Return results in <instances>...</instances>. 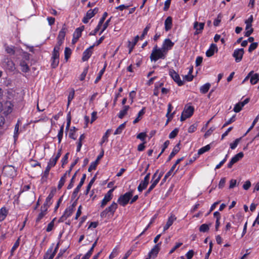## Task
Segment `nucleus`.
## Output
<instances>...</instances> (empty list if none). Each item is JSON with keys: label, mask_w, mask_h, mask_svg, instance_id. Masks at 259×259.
<instances>
[{"label": "nucleus", "mask_w": 259, "mask_h": 259, "mask_svg": "<svg viewBox=\"0 0 259 259\" xmlns=\"http://www.w3.org/2000/svg\"><path fill=\"white\" fill-rule=\"evenodd\" d=\"M167 53L162 49L158 48L156 45L153 48L151 53L150 58L151 61H157L158 59H164Z\"/></svg>", "instance_id": "nucleus-1"}, {"label": "nucleus", "mask_w": 259, "mask_h": 259, "mask_svg": "<svg viewBox=\"0 0 259 259\" xmlns=\"http://www.w3.org/2000/svg\"><path fill=\"white\" fill-rule=\"evenodd\" d=\"M158 174V170H157L156 171L153 175L152 179L151 180V185L149 187L148 190L146 191L145 195H147L150 192L155 188L158 183L159 182L162 176V174Z\"/></svg>", "instance_id": "nucleus-2"}, {"label": "nucleus", "mask_w": 259, "mask_h": 259, "mask_svg": "<svg viewBox=\"0 0 259 259\" xmlns=\"http://www.w3.org/2000/svg\"><path fill=\"white\" fill-rule=\"evenodd\" d=\"M117 208V204L113 202L109 207L106 208L101 213V218H106L107 216L112 215Z\"/></svg>", "instance_id": "nucleus-3"}, {"label": "nucleus", "mask_w": 259, "mask_h": 259, "mask_svg": "<svg viewBox=\"0 0 259 259\" xmlns=\"http://www.w3.org/2000/svg\"><path fill=\"white\" fill-rule=\"evenodd\" d=\"M133 195V191L125 193L124 194L121 195L118 199V202L122 206L126 205Z\"/></svg>", "instance_id": "nucleus-4"}, {"label": "nucleus", "mask_w": 259, "mask_h": 259, "mask_svg": "<svg viewBox=\"0 0 259 259\" xmlns=\"http://www.w3.org/2000/svg\"><path fill=\"white\" fill-rule=\"evenodd\" d=\"M194 108L192 106H186L181 116V120L184 121L190 117L193 114Z\"/></svg>", "instance_id": "nucleus-5"}, {"label": "nucleus", "mask_w": 259, "mask_h": 259, "mask_svg": "<svg viewBox=\"0 0 259 259\" xmlns=\"http://www.w3.org/2000/svg\"><path fill=\"white\" fill-rule=\"evenodd\" d=\"M98 8H95L93 10H89L87 12L85 16L83 18L82 20V22L84 23H87L89 22V20L91 19L92 17H93L95 16V15L98 13Z\"/></svg>", "instance_id": "nucleus-6"}, {"label": "nucleus", "mask_w": 259, "mask_h": 259, "mask_svg": "<svg viewBox=\"0 0 259 259\" xmlns=\"http://www.w3.org/2000/svg\"><path fill=\"white\" fill-rule=\"evenodd\" d=\"M114 188L111 189L108 191V192L105 194L103 199L102 200L101 207H104L107 203L110 201L112 198V193L114 191Z\"/></svg>", "instance_id": "nucleus-7"}, {"label": "nucleus", "mask_w": 259, "mask_h": 259, "mask_svg": "<svg viewBox=\"0 0 259 259\" xmlns=\"http://www.w3.org/2000/svg\"><path fill=\"white\" fill-rule=\"evenodd\" d=\"M169 74L179 86L184 84V81L181 80L179 75L174 70L170 69Z\"/></svg>", "instance_id": "nucleus-8"}, {"label": "nucleus", "mask_w": 259, "mask_h": 259, "mask_svg": "<svg viewBox=\"0 0 259 259\" xmlns=\"http://www.w3.org/2000/svg\"><path fill=\"white\" fill-rule=\"evenodd\" d=\"M174 45V42H172L169 38L164 39L162 45V49L166 53L170 50Z\"/></svg>", "instance_id": "nucleus-9"}, {"label": "nucleus", "mask_w": 259, "mask_h": 259, "mask_svg": "<svg viewBox=\"0 0 259 259\" xmlns=\"http://www.w3.org/2000/svg\"><path fill=\"white\" fill-rule=\"evenodd\" d=\"M161 244V242L156 244L151 250L148 253V257L151 258H155L158 253L160 250V246Z\"/></svg>", "instance_id": "nucleus-10"}, {"label": "nucleus", "mask_w": 259, "mask_h": 259, "mask_svg": "<svg viewBox=\"0 0 259 259\" xmlns=\"http://www.w3.org/2000/svg\"><path fill=\"white\" fill-rule=\"evenodd\" d=\"M59 63V53L53 52L51 58V66L55 68L58 66Z\"/></svg>", "instance_id": "nucleus-11"}, {"label": "nucleus", "mask_w": 259, "mask_h": 259, "mask_svg": "<svg viewBox=\"0 0 259 259\" xmlns=\"http://www.w3.org/2000/svg\"><path fill=\"white\" fill-rule=\"evenodd\" d=\"M243 54L244 49H238L234 51L233 56L235 58L236 62H239L241 61Z\"/></svg>", "instance_id": "nucleus-12"}, {"label": "nucleus", "mask_w": 259, "mask_h": 259, "mask_svg": "<svg viewBox=\"0 0 259 259\" xmlns=\"http://www.w3.org/2000/svg\"><path fill=\"white\" fill-rule=\"evenodd\" d=\"M4 172L8 177H13L16 175L15 168L11 165L4 167Z\"/></svg>", "instance_id": "nucleus-13"}, {"label": "nucleus", "mask_w": 259, "mask_h": 259, "mask_svg": "<svg viewBox=\"0 0 259 259\" xmlns=\"http://www.w3.org/2000/svg\"><path fill=\"white\" fill-rule=\"evenodd\" d=\"M74 211V210L72 209V208H70V207H67L63 214L60 217V218L59 220V222H63L65 220H66L68 217H69Z\"/></svg>", "instance_id": "nucleus-14"}, {"label": "nucleus", "mask_w": 259, "mask_h": 259, "mask_svg": "<svg viewBox=\"0 0 259 259\" xmlns=\"http://www.w3.org/2000/svg\"><path fill=\"white\" fill-rule=\"evenodd\" d=\"M4 67L10 71H13L15 69V65L13 61L7 59L4 62Z\"/></svg>", "instance_id": "nucleus-15"}, {"label": "nucleus", "mask_w": 259, "mask_h": 259, "mask_svg": "<svg viewBox=\"0 0 259 259\" xmlns=\"http://www.w3.org/2000/svg\"><path fill=\"white\" fill-rule=\"evenodd\" d=\"M95 45L92 46L90 47L89 48L86 49L83 53L82 58V60L83 61H87L90 57L91 56L92 54V50L93 49Z\"/></svg>", "instance_id": "nucleus-16"}, {"label": "nucleus", "mask_w": 259, "mask_h": 259, "mask_svg": "<svg viewBox=\"0 0 259 259\" xmlns=\"http://www.w3.org/2000/svg\"><path fill=\"white\" fill-rule=\"evenodd\" d=\"M204 23H198L195 21L194 23V28L196 30L194 34L197 35L202 32V30L204 29Z\"/></svg>", "instance_id": "nucleus-17"}, {"label": "nucleus", "mask_w": 259, "mask_h": 259, "mask_svg": "<svg viewBox=\"0 0 259 259\" xmlns=\"http://www.w3.org/2000/svg\"><path fill=\"white\" fill-rule=\"evenodd\" d=\"M48 208L46 206H41L40 208V212L38 214L36 219V222L38 223L47 214L48 211Z\"/></svg>", "instance_id": "nucleus-18"}, {"label": "nucleus", "mask_w": 259, "mask_h": 259, "mask_svg": "<svg viewBox=\"0 0 259 259\" xmlns=\"http://www.w3.org/2000/svg\"><path fill=\"white\" fill-rule=\"evenodd\" d=\"M55 254V251H53V246H52L48 249L44 257L45 259H53Z\"/></svg>", "instance_id": "nucleus-19"}, {"label": "nucleus", "mask_w": 259, "mask_h": 259, "mask_svg": "<svg viewBox=\"0 0 259 259\" xmlns=\"http://www.w3.org/2000/svg\"><path fill=\"white\" fill-rule=\"evenodd\" d=\"M84 26H82L76 29L75 32L73 33V41L75 39V41L81 36V33L84 30Z\"/></svg>", "instance_id": "nucleus-20"}, {"label": "nucleus", "mask_w": 259, "mask_h": 259, "mask_svg": "<svg viewBox=\"0 0 259 259\" xmlns=\"http://www.w3.org/2000/svg\"><path fill=\"white\" fill-rule=\"evenodd\" d=\"M85 178H86V175L83 174L81 180H80V181L79 184L78 185V186L76 187V188L74 190L73 195H74L75 196L77 194V193L79 191L80 188L81 187V186H82V185L83 184V183L84 182Z\"/></svg>", "instance_id": "nucleus-21"}, {"label": "nucleus", "mask_w": 259, "mask_h": 259, "mask_svg": "<svg viewBox=\"0 0 259 259\" xmlns=\"http://www.w3.org/2000/svg\"><path fill=\"white\" fill-rule=\"evenodd\" d=\"M172 18L170 16L168 17L164 22V28L166 31H169L172 27Z\"/></svg>", "instance_id": "nucleus-22"}, {"label": "nucleus", "mask_w": 259, "mask_h": 259, "mask_svg": "<svg viewBox=\"0 0 259 259\" xmlns=\"http://www.w3.org/2000/svg\"><path fill=\"white\" fill-rule=\"evenodd\" d=\"M180 150V144H177L175 147L173 148L172 152L170 153V155L167 159V161H170L171 158L176 155Z\"/></svg>", "instance_id": "nucleus-23"}, {"label": "nucleus", "mask_w": 259, "mask_h": 259, "mask_svg": "<svg viewBox=\"0 0 259 259\" xmlns=\"http://www.w3.org/2000/svg\"><path fill=\"white\" fill-rule=\"evenodd\" d=\"M217 49V46L214 44H211L209 49L206 52V56L208 57L212 56L214 54V51Z\"/></svg>", "instance_id": "nucleus-24"}, {"label": "nucleus", "mask_w": 259, "mask_h": 259, "mask_svg": "<svg viewBox=\"0 0 259 259\" xmlns=\"http://www.w3.org/2000/svg\"><path fill=\"white\" fill-rule=\"evenodd\" d=\"M54 194L53 192L50 193L48 196L47 197L46 201L42 206H46L47 208H48L50 205L52 204L51 200L53 197H54Z\"/></svg>", "instance_id": "nucleus-25"}, {"label": "nucleus", "mask_w": 259, "mask_h": 259, "mask_svg": "<svg viewBox=\"0 0 259 259\" xmlns=\"http://www.w3.org/2000/svg\"><path fill=\"white\" fill-rule=\"evenodd\" d=\"M8 213V210L6 207H2L0 209V222L5 220Z\"/></svg>", "instance_id": "nucleus-26"}, {"label": "nucleus", "mask_w": 259, "mask_h": 259, "mask_svg": "<svg viewBox=\"0 0 259 259\" xmlns=\"http://www.w3.org/2000/svg\"><path fill=\"white\" fill-rule=\"evenodd\" d=\"M67 31V28L65 27V25L63 26L61 30L59 31L58 36L57 37V39H64L66 33Z\"/></svg>", "instance_id": "nucleus-27"}, {"label": "nucleus", "mask_w": 259, "mask_h": 259, "mask_svg": "<svg viewBox=\"0 0 259 259\" xmlns=\"http://www.w3.org/2000/svg\"><path fill=\"white\" fill-rule=\"evenodd\" d=\"M129 108V106H124L123 109L118 113V117L122 119L127 114Z\"/></svg>", "instance_id": "nucleus-28"}, {"label": "nucleus", "mask_w": 259, "mask_h": 259, "mask_svg": "<svg viewBox=\"0 0 259 259\" xmlns=\"http://www.w3.org/2000/svg\"><path fill=\"white\" fill-rule=\"evenodd\" d=\"M259 80V74L255 73L250 76V82L252 84H256Z\"/></svg>", "instance_id": "nucleus-29"}, {"label": "nucleus", "mask_w": 259, "mask_h": 259, "mask_svg": "<svg viewBox=\"0 0 259 259\" xmlns=\"http://www.w3.org/2000/svg\"><path fill=\"white\" fill-rule=\"evenodd\" d=\"M67 176H68V174H67V172H66L64 174V175L61 177V179L60 180V181L59 182V184L58 185V188L59 189H60L62 187V186L64 185L65 182V181H66V178Z\"/></svg>", "instance_id": "nucleus-30"}, {"label": "nucleus", "mask_w": 259, "mask_h": 259, "mask_svg": "<svg viewBox=\"0 0 259 259\" xmlns=\"http://www.w3.org/2000/svg\"><path fill=\"white\" fill-rule=\"evenodd\" d=\"M148 184V182L145 181L144 180L142 181L138 187V191L139 192H142L143 190L146 188Z\"/></svg>", "instance_id": "nucleus-31"}, {"label": "nucleus", "mask_w": 259, "mask_h": 259, "mask_svg": "<svg viewBox=\"0 0 259 259\" xmlns=\"http://www.w3.org/2000/svg\"><path fill=\"white\" fill-rule=\"evenodd\" d=\"M210 84L209 83H206L205 84H204V85H203L202 86H201L200 88V91L201 93L202 94H205L206 93L210 87Z\"/></svg>", "instance_id": "nucleus-32"}, {"label": "nucleus", "mask_w": 259, "mask_h": 259, "mask_svg": "<svg viewBox=\"0 0 259 259\" xmlns=\"http://www.w3.org/2000/svg\"><path fill=\"white\" fill-rule=\"evenodd\" d=\"M125 122L120 124L115 130L114 134L115 135L120 134L122 133V131L125 128Z\"/></svg>", "instance_id": "nucleus-33"}, {"label": "nucleus", "mask_w": 259, "mask_h": 259, "mask_svg": "<svg viewBox=\"0 0 259 259\" xmlns=\"http://www.w3.org/2000/svg\"><path fill=\"white\" fill-rule=\"evenodd\" d=\"M20 65L21 66L22 71L24 72H27L29 70V66L25 61H21Z\"/></svg>", "instance_id": "nucleus-34"}, {"label": "nucleus", "mask_w": 259, "mask_h": 259, "mask_svg": "<svg viewBox=\"0 0 259 259\" xmlns=\"http://www.w3.org/2000/svg\"><path fill=\"white\" fill-rule=\"evenodd\" d=\"M243 157V153L242 152H239V153L235 155L231 159L233 162L235 163L237 161H238L240 159H241Z\"/></svg>", "instance_id": "nucleus-35"}, {"label": "nucleus", "mask_w": 259, "mask_h": 259, "mask_svg": "<svg viewBox=\"0 0 259 259\" xmlns=\"http://www.w3.org/2000/svg\"><path fill=\"white\" fill-rule=\"evenodd\" d=\"M110 132L111 130L109 129L106 132V133L103 136L101 141L100 142L101 145H102L104 143L107 142L108 141V138L109 137Z\"/></svg>", "instance_id": "nucleus-36"}, {"label": "nucleus", "mask_w": 259, "mask_h": 259, "mask_svg": "<svg viewBox=\"0 0 259 259\" xmlns=\"http://www.w3.org/2000/svg\"><path fill=\"white\" fill-rule=\"evenodd\" d=\"M57 43L56 45L55 46L53 51L59 53L60 47L63 44L64 40L61 39H57Z\"/></svg>", "instance_id": "nucleus-37"}, {"label": "nucleus", "mask_w": 259, "mask_h": 259, "mask_svg": "<svg viewBox=\"0 0 259 259\" xmlns=\"http://www.w3.org/2000/svg\"><path fill=\"white\" fill-rule=\"evenodd\" d=\"M210 149V146L209 145H207L205 146H204L202 148H201L200 149H199L198 151V155H201L205 152L209 151Z\"/></svg>", "instance_id": "nucleus-38"}, {"label": "nucleus", "mask_w": 259, "mask_h": 259, "mask_svg": "<svg viewBox=\"0 0 259 259\" xmlns=\"http://www.w3.org/2000/svg\"><path fill=\"white\" fill-rule=\"evenodd\" d=\"M252 25H246V32L245 33V36L246 37L249 36L253 32V28L251 27Z\"/></svg>", "instance_id": "nucleus-39"}, {"label": "nucleus", "mask_w": 259, "mask_h": 259, "mask_svg": "<svg viewBox=\"0 0 259 259\" xmlns=\"http://www.w3.org/2000/svg\"><path fill=\"white\" fill-rule=\"evenodd\" d=\"M5 51L10 55H13L15 53V48L13 46H6Z\"/></svg>", "instance_id": "nucleus-40"}, {"label": "nucleus", "mask_w": 259, "mask_h": 259, "mask_svg": "<svg viewBox=\"0 0 259 259\" xmlns=\"http://www.w3.org/2000/svg\"><path fill=\"white\" fill-rule=\"evenodd\" d=\"M74 94H75V91H74V89H72L71 90V91L70 92L69 95H68V103H67V106H68L69 105V104H70L71 101L74 98Z\"/></svg>", "instance_id": "nucleus-41"}, {"label": "nucleus", "mask_w": 259, "mask_h": 259, "mask_svg": "<svg viewBox=\"0 0 259 259\" xmlns=\"http://www.w3.org/2000/svg\"><path fill=\"white\" fill-rule=\"evenodd\" d=\"M139 39V36L137 35L135 37L132 41H128V47H131L132 48H134L135 46L136 45L137 42Z\"/></svg>", "instance_id": "nucleus-42"}, {"label": "nucleus", "mask_w": 259, "mask_h": 259, "mask_svg": "<svg viewBox=\"0 0 259 259\" xmlns=\"http://www.w3.org/2000/svg\"><path fill=\"white\" fill-rule=\"evenodd\" d=\"M209 225L203 224L201 225L199 227V231L201 232H206L209 229Z\"/></svg>", "instance_id": "nucleus-43"}, {"label": "nucleus", "mask_w": 259, "mask_h": 259, "mask_svg": "<svg viewBox=\"0 0 259 259\" xmlns=\"http://www.w3.org/2000/svg\"><path fill=\"white\" fill-rule=\"evenodd\" d=\"M20 244V238H18L16 241L15 242L14 245L11 248V255H13L14 252L16 250V249L18 247Z\"/></svg>", "instance_id": "nucleus-44"}, {"label": "nucleus", "mask_w": 259, "mask_h": 259, "mask_svg": "<svg viewBox=\"0 0 259 259\" xmlns=\"http://www.w3.org/2000/svg\"><path fill=\"white\" fill-rule=\"evenodd\" d=\"M118 248V246H117L113 249L111 253L109 256V259H113L117 255Z\"/></svg>", "instance_id": "nucleus-45"}, {"label": "nucleus", "mask_w": 259, "mask_h": 259, "mask_svg": "<svg viewBox=\"0 0 259 259\" xmlns=\"http://www.w3.org/2000/svg\"><path fill=\"white\" fill-rule=\"evenodd\" d=\"M177 219V218L173 214H171L170 216L168 218V220L166 222V224L168 225L169 227H170L174 221H175Z\"/></svg>", "instance_id": "nucleus-46"}, {"label": "nucleus", "mask_w": 259, "mask_h": 259, "mask_svg": "<svg viewBox=\"0 0 259 259\" xmlns=\"http://www.w3.org/2000/svg\"><path fill=\"white\" fill-rule=\"evenodd\" d=\"M259 119V115H257L255 118L254 119L253 122L252 123L250 127L248 129L246 133L244 134V136H246L254 126L255 124L256 123V122L258 121Z\"/></svg>", "instance_id": "nucleus-47"}, {"label": "nucleus", "mask_w": 259, "mask_h": 259, "mask_svg": "<svg viewBox=\"0 0 259 259\" xmlns=\"http://www.w3.org/2000/svg\"><path fill=\"white\" fill-rule=\"evenodd\" d=\"M56 218H54L48 225L46 229V231L48 232H49L51 231L54 227V224H55V221Z\"/></svg>", "instance_id": "nucleus-48"}, {"label": "nucleus", "mask_w": 259, "mask_h": 259, "mask_svg": "<svg viewBox=\"0 0 259 259\" xmlns=\"http://www.w3.org/2000/svg\"><path fill=\"white\" fill-rule=\"evenodd\" d=\"M105 68H106V65H105L104 67H103V68H102L100 71V72L99 73V74H98V76L97 77V78H96V80L95 81V83H97L101 79L102 75L103 74V73L105 72Z\"/></svg>", "instance_id": "nucleus-49"}, {"label": "nucleus", "mask_w": 259, "mask_h": 259, "mask_svg": "<svg viewBox=\"0 0 259 259\" xmlns=\"http://www.w3.org/2000/svg\"><path fill=\"white\" fill-rule=\"evenodd\" d=\"M64 54L65 59L67 61L71 54V50L68 47L65 48Z\"/></svg>", "instance_id": "nucleus-50"}, {"label": "nucleus", "mask_w": 259, "mask_h": 259, "mask_svg": "<svg viewBox=\"0 0 259 259\" xmlns=\"http://www.w3.org/2000/svg\"><path fill=\"white\" fill-rule=\"evenodd\" d=\"M175 169V166L172 165L170 170L165 175L164 178L163 179L162 181L163 182H165L167 178L171 175L172 172L174 171V169Z\"/></svg>", "instance_id": "nucleus-51"}, {"label": "nucleus", "mask_w": 259, "mask_h": 259, "mask_svg": "<svg viewBox=\"0 0 259 259\" xmlns=\"http://www.w3.org/2000/svg\"><path fill=\"white\" fill-rule=\"evenodd\" d=\"M98 164V162H97V160H95V161L92 162L88 168V171L89 172H91L93 170L95 169Z\"/></svg>", "instance_id": "nucleus-52"}, {"label": "nucleus", "mask_w": 259, "mask_h": 259, "mask_svg": "<svg viewBox=\"0 0 259 259\" xmlns=\"http://www.w3.org/2000/svg\"><path fill=\"white\" fill-rule=\"evenodd\" d=\"M151 27V25L150 24H148L146 27L144 29L143 33L140 37L141 39H143L145 36L147 35L148 31Z\"/></svg>", "instance_id": "nucleus-53"}, {"label": "nucleus", "mask_w": 259, "mask_h": 259, "mask_svg": "<svg viewBox=\"0 0 259 259\" xmlns=\"http://www.w3.org/2000/svg\"><path fill=\"white\" fill-rule=\"evenodd\" d=\"M57 159L56 158H54V156H53L50 159L49 162L48 163V165L50 166L51 168L52 167H54L57 161Z\"/></svg>", "instance_id": "nucleus-54"}, {"label": "nucleus", "mask_w": 259, "mask_h": 259, "mask_svg": "<svg viewBox=\"0 0 259 259\" xmlns=\"http://www.w3.org/2000/svg\"><path fill=\"white\" fill-rule=\"evenodd\" d=\"M147 137V134L145 133H140L137 136V138L141 140L143 142L145 141V138Z\"/></svg>", "instance_id": "nucleus-55"}, {"label": "nucleus", "mask_w": 259, "mask_h": 259, "mask_svg": "<svg viewBox=\"0 0 259 259\" xmlns=\"http://www.w3.org/2000/svg\"><path fill=\"white\" fill-rule=\"evenodd\" d=\"M51 168V167L50 166L47 165V166L44 172L43 176L42 177V179H47L48 178L49 174V171H50Z\"/></svg>", "instance_id": "nucleus-56"}, {"label": "nucleus", "mask_w": 259, "mask_h": 259, "mask_svg": "<svg viewBox=\"0 0 259 259\" xmlns=\"http://www.w3.org/2000/svg\"><path fill=\"white\" fill-rule=\"evenodd\" d=\"M179 133V130L178 128L174 129L169 135V138L173 139L175 138Z\"/></svg>", "instance_id": "nucleus-57"}, {"label": "nucleus", "mask_w": 259, "mask_h": 259, "mask_svg": "<svg viewBox=\"0 0 259 259\" xmlns=\"http://www.w3.org/2000/svg\"><path fill=\"white\" fill-rule=\"evenodd\" d=\"M257 47V42H253V43H252L250 46H249V47L248 48V52H252L253 50H254Z\"/></svg>", "instance_id": "nucleus-58"}, {"label": "nucleus", "mask_w": 259, "mask_h": 259, "mask_svg": "<svg viewBox=\"0 0 259 259\" xmlns=\"http://www.w3.org/2000/svg\"><path fill=\"white\" fill-rule=\"evenodd\" d=\"M240 139H236L233 143L230 144V148L232 149H234L236 148L240 141Z\"/></svg>", "instance_id": "nucleus-59"}, {"label": "nucleus", "mask_w": 259, "mask_h": 259, "mask_svg": "<svg viewBox=\"0 0 259 259\" xmlns=\"http://www.w3.org/2000/svg\"><path fill=\"white\" fill-rule=\"evenodd\" d=\"M107 15H108V14H107V12H105V13L103 14V16H102V18L100 19V21H99V23H98V24H99V25H101V26L103 25V23H104V21H105V19L106 18V17H107Z\"/></svg>", "instance_id": "nucleus-60"}, {"label": "nucleus", "mask_w": 259, "mask_h": 259, "mask_svg": "<svg viewBox=\"0 0 259 259\" xmlns=\"http://www.w3.org/2000/svg\"><path fill=\"white\" fill-rule=\"evenodd\" d=\"M88 68H85L82 73L81 74L80 76V80H83L87 75V74L88 73Z\"/></svg>", "instance_id": "nucleus-61"}, {"label": "nucleus", "mask_w": 259, "mask_h": 259, "mask_svg": "<svg viewBox=\"0 0 259 259\" xmlns=\"http://www.w3.org/2000/svg\"><path fill=\"white\" fill-rule=\"evenodd\" d=\"M183 244L182 243L179 242L177 243L176 245L170 250L169 253H172L177 248L180 247Z\"/></svg>", "instance_id": "nucleus-62"}, {"label": "nucleus", "mask_w": 259, "mask_h": 259, "mask_svg": "<svg viewBox=\"0 0 259 259\" xmlns=\"http://www.w3.org/2000/svg\"><path fill=\"white\" fill-rule=\"evenodd\" d=\"M171 0H166L164 3V7L163 8V10L166 11L169 8Z\"/></svg>", "instance_id": "nucleus-63"}, {"label": "nucleus", "mask_w": 259, "mask_h": 259, "mask_svg": "<svg viewBox=\"0 0 259 259\" xmlns=\"http://www.w3.org/2000/svg\"><path fill=\"white\" fill-rule=\"evenodd\" d=\"M226 183V179L225 178H222L219 184V188H222L224 187Z\"/></svg>", "instance_id": "nucleus-64"}]
</instances>
